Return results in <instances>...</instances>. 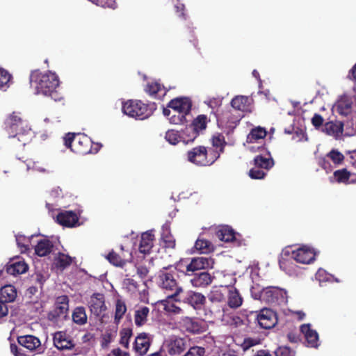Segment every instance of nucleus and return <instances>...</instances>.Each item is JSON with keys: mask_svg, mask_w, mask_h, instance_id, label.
<instances>
[{"mask_svg": "<svg viewBox=\"0 0 356 356\" xmlns=\"http://www.w3.org/2000/svg\"><path fill=\"white\" fill-rule=\"evenodd\" d=\"M164 346L170 356H181L188 348L186 339L172 336L164 343Z\"/></svg>", "mask_w": 356, "mask_h": 356, "instance_id": "9", "label": "nucleus"}, {"mask_svg": "<svg viewBox=\"0 0 356 356\" xmlns=\"http://www.w3.org/2000/svg\"><path fill=\"white\" fill-rule=\"evenodd\" d=\"M181 143L184 145H188L194 142V140L199 136V134L191 126H186L184 129L180 131Z\"/></svg>", "mask_w": 356, "mask_h": 356, "instance_id": "29", "label": "nucleus"}, {"mask_svg": "<svg viewBox=\"0 0 356 356\" xmlns=\"http://www.w3.org/2000/svg\"><path fill=\"white\" fill-rule=\"evenodd\" d=\"M107 356H130L129 353L122 350L120 348H113Z\"/></svg>", "mask_w": 356, "mask_h": 356, "instance_id": "60", "label": "nucleus"}, {"mask_svg": "<svg viewBox=\"0 0 356 356\" xmlns=\"http://www.w3.org/2000/svg\"><path fill=\"white\" fill-rule=\"evenodd\" d=\"M72 263V259L67 254L60 252L55 259V264L58 268L63 270L70 266Z\"/></svg>", "mask_w": 356, "mask_h": 356, "instance_id": "44", "label": "nucleus"}, {"mask_svg": "<svg viewBox=\"0 0 356 356\" xmlns=\"http://www.w3.org/2000/svg\"><path fill=\"white\" fill-rule=\"evenodd\" d=\"M187 161L197 166H210L219 158V154L204 145L196 146L186 152Z\"/></svg>", "mask_w": 356, "mask_h": 356, "instance_id": "4", "label": "nucleus"}, {"mask_svg": "<svg viewBox=\"0 0 356 356\" xmlns=\"http://www.w3.org/2000/svg\"><path fill=\"white\" fill-rule=\"evenodd\" d=\"M254 164L257 168L268 170L274 165V161L272 158H266L261 155H257L254 159Z\"/></svg>", "mask_w": 356, "mask_h": 356, "instance_id": "42", "label": "nucleus"}, {"mask_svg": "<svg viewBox=\"0 0 356 356\" xmlns=\"http://www.w3.org/2000/svg\"><path fill=\"white\" fill-rule=\"evenodd\" d=\"M165 138L170 144L176 145L181 142L180 131L168 130L165 133Z\"/></svg>", "mask_w": 356, "mask_h": 356, "instance_id": "46", "label": "nucleus"}, {"mask_svg": "<svg viewBox=\"0 0 356 356\" xmlns=\"http://www.w3.org/2000/svg\"><path fill=\"white\" fill-rule=\"evenodd\" d=\"M243 303V298L238 291L234 288L229 290L227 305L230 308H238Z\"/></svg>", "mask_w": 356, "mask_h": 356, "instance_id": "32", "label": "nucleus"}, {"mask_svg": "<svg viewBox=\"0 0 356 356\" xmlns=\"http://www.w3.org/2000/svg\"><path fill=\"white\" fill-rule=\"evenodd\" d=\"M54 344L60 350H70L74 348L73 342L66 337V334L63 332H57L54 335Z\"/></svg>", "mask_w": 356, "mask_h": 356, "instance_id": "23", "label": "nucleus"}, {"mask_svg": "<svg viewBox=\"0 0 356 356\" xmlns=\"http://www.w3.org/2000/svg\"><path fill=\"white\" fill-rule=\"evenodd\" d=\"M209 120L206 115H199L190 124L200 135V132L205 130Z\"/></svg>", "mask_w": 356, "mask_h": 356, "instance_id": "41", "label": "nucleus"}, {"mask_svg": "<svg viewBox=\"0 0 356 356\" xmlns=\"http://www.w3.org/2000/svg\"><path fill=\"white\" fill-rule=\"evenodd\" d=\"M133 332L132 329L127 327L123 328L120 332V344L126 349L129 347V339L132 337Z\"/></svg>", "mask_w": 356, "mask_h": 356, "instance_id": "45", "label": "nucleus"}, {"mask_svg": "<svg viewBox=\"0 0 356 356\" xmlns=\"http://www.w3.org/2000/svg\"><path fill=\"white\" fill-rule=\"evenodd\" d=\"M149 313V307L146 306H142L138 307L135 311L134 321L135 324L138 327L143 326L147 321V316Z\"/></svg>", "mask_w": 356, "mask_h": 356, "instance_id": "31", "label": "nucleus"}, {"mask_svg": "<svg viewBox=\"0 0 356 356\" xmlns=\"http://www.w3.org/2000/svg\"><path fill=\"white\" fill-rule=\"evenodd\" d=\"M10 350L15 356H26V354L22 353V349L19 348L15 344L10 345Z\"/></svg>", "mask_w": 356, "mask_h": 356, "instance_id": "63", "label": "nucleus"}, {"mask_svg": "<svg viewBox=\"0 0 356 356\" xmlns=\"http://www.w3.org/2000/svg\"><path fill=\"white\" fill-rule=\"evenodd\" d=\"M90 313L96 318L102 319L105 316L107 307L105 303V296L103 293H93L88 301Z\"/></svg>", "mask_w": 356, "mask_h": 356, "instance_id": "11", "label": "nucleus"}, {"mask_svg": "<svg viewBox=\"0 0 356 356\" xmlns=\"http://www.w3.org/2000/svg\"><path fill=\"white\" fill-rule=\"evenodd\" d=\"M300 332L304 334L307 346L317 348L318 346V334L311 328L310 324H303L300 326Z\"/></svg>", "mask_w": 356, "mask_h": 356, "instance_id": "22", "label": "nucleus"}, {"mask_svg": "<svg viewBox=\"0 0 356 356\" xmlns=\"http://www.w3.org/2000/svg\"><path fill=\"white\" fill-rule=\"evenodd\" d=\"M30 82L36 90L37 94L49 97L55 101L60 99L57 88L59 79L56 73L49 72L42 73L39 70L33 71L30 75Z\"/></svg>", "mask_w": 356, "mask_h": 356, "instance_id": "1", "label": "nucleus"}, {"mask_svg": "<svg viewBox=\"0 0 356 356\" xmlns=\"http://www.w3.org/2000/svg\"><path fill=\"white\" fill-rule=\"evenodd\" d=\"M195 248L201 253L206 254L213 250L212 243L200 236L195 243Z\"/></svg>", "mask_w": 356, "mask_h": 356, "instance_id": "40", "label": "nucleus"}, {"mask_svg": "<svg viewBox=\"0 0 356 356\" xmlns=\"http://www.w3.org/2000/svg\"><path fill=\"white\" fill-rule=\"evenodd\" d=\"M69 297L66 295L58 296L53 308L47 314V319L54 323H59L66 320L69 313Z\"/></svg>", "mask_w": 356, "mask_h": 356, "instance_id": "7", "label": "nucleus"}, {"mask_svg": "<svg viewBox=\"0 0 356 356\" xmlns=\"http://www.w3.org/2000/svg\"><path fill=\"white\" fill-rule=\"evenodd\" d=\"M28 270V265L24 261L9 262L6 266V271L12 275L24 273Z\"/></svg>", "mask_w": 356, "mask_h": 356, "instance_id": "28", "label": "nucleus"}, {"mask_svg": "<svg viewBox=\"0 0 356 356\" xmlns=\"http://www.w3.org/2000/svg\"><path fill=\"white\" fill-rule=\"evenodd\" d=\"M334 177L338 183L348 184L350 172L346 168L337 170L333 173Z\"/></svg>", "mask_w": 356, "mask_h": 356, "instance_id": "47", "label": "nucleus"}, {"mask_svg": "<svg viewBox=\"0 0 356 356\" xmlns=\"http://www.w3.org/2000/svg\"><path fill=\"white\" fill-rule=\"evenodd\" d=\"M191 284L195 288H207L213 282L215 277L208 271H201L191 273Z\"/></svg>", "mask_w": 356, "mask_h": 356, "instance_id": "14", "label": "nucleus"}, {"mask_svg": "<svg viewBox=\"0 0 356 356\" xmlns=\"http://www.w3.org/2000/svg\"><path fill=\"white\" fill-rule=\"evenodd\" d=\"M231 105L237 111H248L250 110V99L247 96L238 95L232 99Z\"/></svg>", "mask_w": 356, "mask_h": 356, "instance_id": "27", "label": "nucleus"}, {"mask_svg": "<svg viewBox=\"0 0 356 356\" xmlns=\"http://www.w3.org/2000/svg\"><path fill=\"white\" fill-rule=\"evenodd\" d=\"M154 240L155 237L152 230L143 233L138 246L139 252L144 254H149L154 246Z\"/></svg>", "mask_w": 356, "mask_h": 356, "instance_id": "21", "label": "nucleus"}, {"mask_svg": "<svg viewBox=\"0 0 356 356\" xmlns=\"http://www.w3.org/2000/svg\"><path fill=\"white\" fill-rule=\"evenodd\" d=\"M4 123L10 137H17L18 140L23 141V144L25 145L27 140L24 138L31 134V129L22 113L13 112L6 118Z\"/></svg>", "mask_w": 356, "mask_h": 356, "instance_id": "3", "label": "nucleus"}, {"mask_svg": "<svg viewBox=\"0 0 356 356\" xmlns=\"http://www.w3.org/2000/svg\"><path fill=\"white\" fill-rule=\"evenodd\" d=\"M348 78L356 81V63L350 70L348 73Z\"/></svg>", "mask_w": 356, "mask_h": 356, "instance_id": "64", "label": "nucleus"}, {"mask_svg": "<svg viewBox=\"0 0 356 356\" xmlns=\"http://www.w3.org/2000/svg\"><path fill=\"white\" fill-rule=\"evenodd\" d=\"M124 287L130 293H135L138 291L139 284L133 278H126L123 281Z\"/></svg>", "mask_w": 356, "mask_h": 356, "instance_id": "49", "label": "nucleus"}, {"mask_svg": "<svg viewBox=\"0 0 356 356\" xmlns=\"http://www.w3.org/2000/svg\"><path fill=\"white\" fill-rule=\"evenodd\" d=\"M150 339L148 337V334L146 333H140L139 334L135 339L133 348L135 353L139 355H145L149 347H150Z\"/></svg>", "mask_w": 356, "mask_h": 356, "instance_id": "18", "label": "nucleus"}, {"mask_svg": "<svg viewBox=\"0 0 356 356\" xmlns=\"http://www.w3.org/2000/svg\"><path fill=\"white\" fill-rule=\"evenodd\" d=\"M54 248L53 242L45 238L38 241L35 246V253L39 257H45L49 254Z\"/></svg>", "mask_w": 356, "mask_h": 356, "instance_id": "25", "label": "nucleus"}, {"mask_svg": "<svg viewBox=\"0 0 356 356\" xmlns=\"http://www.w3.org/2000/svg\"><path fill=\"white\" fill-rule=\"evenodd\" d=\"M17 342L29 350H35L41 346L40 339L33 335H24L17 337Z\"/></svg>", "mask_w": 356, "mask_h": 356, "instance_id": "24", "label": "nucleus"}, {"mask_svg": "<svg viewBox=\"0 0 356 356\" xmlns=\"http://www.w3.org/2000/svg\"><path fill=\"white\" fill-rule=\"evenodd\" d=\"M266 135L267 131L265 128L261 127L253 128L247 136L246 142L248 143L258 142L259 140L264 139Z\"/></svg>", "mask_w": 356, "mask_h": 356, "instance_id": "33", "label": "nucleus"}, {"mask_svg": "<svg viewBox=\"0 0 356 356\" xmlns=\"http://www.w3.org/2000/svg\"><path fill=\"white\" fill-rule=\"evenodd\" d=\"M112 341V334L111 333H106L103 335L102 340V348H106L108 347L110 343Z\"/></svg>", "mask_w": 356, "mask_h": 356, "instance_id": "59", "label": "nucleus"}, {"mask_svg": "<svg viewBox=\"0 0 356 356\" xmlns=\"http://www.w3.org/2000/svg\"><path fill=\"white\" fill-rule=\"evenodd\" d=\"M127 310V305L122 299H117L115 305L114 322L118 324Z\"/></svg>", "mask_w": 356, "mask_h": 356, "instance_id": "39", "label": "nucleus"}, {"mask_svg": "<svg viewBox=\"0 0 356 356\" xmlns=\"http://www.w3.org/2000/svg\"><path fill=\"white\" fill-rule=\"evenodd\" d=\"M186 330L193 334L202 333L205 330L204 323L193 318H187L185 321Z\"/></svg>", "mask_w": 356, "mask_h": 356, "instance_id": "34", "label": "nucleus"}, {"mask_svg": "<svg viewBox=\"0 0 356 356\" xmlns=\"http://www.w3.org/2000/svg\"><path fill=\"white\" fill-rule=\"evenodd\" d=\"M181 302L188 304L195 310L205 309L206 297L202 293L195 291H188Z\"/></svg>", "mask_w": 356, "mask_h": 356, "instance_id": "13", "label": "nucleus"}, {"mask_svg": "<svg viewBox=\"0 0 356 356\" xmlns=\"http://www.w3.org/2000/svg\"><path fill=\"white\" fill-rule=\"evenodd\" d=\"M72 321L74 323L83 325L87 323V315L83 307H76L72 312Z\"/></svg>", "mask_w": 356, "mask_h": 356, "instance_id": "37", "label": "nucleus"}, {"mask_svg": "<svg viewBox=\"0 0 356 356\" xmlns=\"http://www.w3.org/2000/svg\"><path fill=\"white\" fill-rule=\"evenodd\" d=\"M351 108V104L341 101L338 104V109L340 110V113H346Z\"/></svg>", "mask_w": 356, "mask_h": 356, "instance_id": "58", "label": "nucleus"}, {"mask_svg": "<svg viewBox=\"0 0 356 356\" xmlns=\"http://www.w3.org/2000/svg\"><path fill=\"white\" fill-rule=\"evenodd\" d=\"M161 241L163 243V247L165 248H175L176 245L175 239L171 234L170 229L167 228L163 229V232L161 234Z\"/></svg>", "mask_w": 356, "mask_h": 356, "instance_id": "43", "label": "nucleus"}, {"mask_svg": "<svg viewBox=\"0 0 356 356\" xmlns=\"http://www.w3.org/2000/svg\"><path fill=\"white\" fill-rule=\"evenodd\" d=\"M192 102L188 97H180L172 99L168 104V108L173 110V113L188 115L191 111Z\"/></svg>", "mask_w": 356, "mask_h": 356, "instance_id": "17", "label": "nucleus"}, {"mask_svg": "<svg viewBox=\"0 0 356 356\" xmlns=\"http://www.w3.org/2000/svg\"><path fill=\"white\" fill-rule=\"evenodd\" d=\"M212 149L219 154V156L224 152L227 144L225 136L222 134H217L211 138Z\"/></svg>", "mask_w": 356, "mask_h": 356, "instance_id": "36", "label": "nucleus"}, {"mask_svg": "<svg viewBox=\"0 0 356 356\" xmlns=\"http://www.w3.org/2000/svg\"><path fill=\"white\" fill-rule=\"evenodd\" d=\"M149 272V268L144 265H139L136 267V273L141 279L145 278Z\"/></svg>", "mask_w": 356, "mask_h": 356, "instance_id": "56", "label": "nucleus"}, {"mask_svg": "<svg viewBox=\"0 0 356 356\" xmlns=\"http://www.w3.org/2000/svg\"><path fill=\"white\" fill-rule=\"evenodd\" d=\"M312 123L314 127L319 128L323 125V118L320 114L315 113L312 118Z\"/></svg>", "mask_w": 356, "mask_h": 356, "instance_id": "57", "label": "nucleus"}, {"mask_svg": "<svg viewBox=\"0 0 356 356\" xmlns=\"http://www.w3.org/2000/svg\"><path fill=\"white\" fill-rule=\"evenodd\" d=\"M120 250L122 252L121 254L117 253L114 250H112L107 254L106 258L113 265L122 267L126 264V261L128 259H131V254L128 251L124 252L122 245L120 246Z\"/></svg>", "mask_w": 356, "mask_h": 356, "instance_id": "20", "label": "nucleus"}, {"mask_svg": "<svg viewBox=\"0 0 356 356\" xmlns=\"http://www.w3.org/2000/svg\"><path fill=\"white\" fill-rule=\"evenodd\" d=\"M257 321L263 329L273 328L277 323V314L272 309L264 308L258 314Z\"/></svg>", "mask_w": 356, "mask_h": 356, "instance_id": "15", "label": "nucleus"}, {"mask_svg": "<svg viewBox=\"0 0 356 356\" xmlns=\"http://www.w3.org/2000/svg\"><path fill=\"white\" fill-rule=\"evenodd\" d=\"M186 114L174 113V114L169 117V121L173 124H183L188 122L186 120Z\"/></svg>", "mask_w": 356, "mask_h": 356, "instance_id": "51", "label": "nucleus"}, {"mask_svg": "<svg viewBox=\"0 0 356 356\" xmlns=\"http://www.w3.org/2000/svg\"><path fill=\"white\" fill-rule=\"evenodd\" d=\"M205 348L201 346H194L190 347L181 356H204Z\"/></svg>", "mask_w": 356, "mask_h": 356, "instance_id": "50", "label": "nucleus"}, {"mask_svg": "<svg viewBox=\"0 0 356 356\" xmlns=\"http://www.w3.org/2000/svg\"><path fill=\"white\" fill-rule=\"evenodd\" d=\"M225 296L221 289L213 287L208 294V302H206L205 310L210 316L220 314L224 310Z\"/></svg>", "mask_w": 356, "mask_h": 356, "instance_id": "8", "label": "nucleus"}, {"mask_svg": "<svg viewBox=\"0 0 356 356\" xmlns=\"http://www.w3.org/2000/svg\"><path fill=\"white\" fill-rule=\"evenodd\" d=\"M177 274L169 266L163 267L158 275L159 286L167 294V298L175 302H181L180 295L183 293L182 286L177 280Z\"/></svg>", "mask_w": 356, "mask_h": 356, "instance_id": "2", "label": "nucleus"}, {"mask_svg": "<svg viewBox=\"0 0 356 356\" xmlns=\"http://www.w3.org/2000/svg\"><path fill=\"white\" fill-rule=\"evenodd\" d=\"M165 309L169 312H172L174 314H180L182 309L178 307L175 305L174 304L165 305Z\"/></svg>", "mask_w": 356, "mask_h": 356, "instance_id": "62", "label": "nucleus"}, {"mask_svg": "<svg viewBox=\"0 0 356 356\" xmlns=\"http://www.w3.org/2000/svg\"><path fill=\"white\" fill-rule=\"evenodd\" d=\"M286 292L278 287L268 286L263 289V301L268 304L280 305L286 301Z\"/></svg>", "mask_w": 356, "mask_h": 356, "instance_id": "12", "label": "nucleus"}, {"mask_svg": "<svg viewBox=\"0 0 356 356\" xmlns=\"http://www.w3.org/2000/svg\"><path fill=\"white\" fill-rule=\"evenodd\" d=\"M145 90L151 96H164L167 90L163 86H161L158 82H151L146 85Z\"/></svg>", "mask_w": 356, "mask_h": 356, "instance_id": "35", "label": "nucleus"}, {"mask_svg": "<svg viewBox=\"0 0 356 356\" xmlns=\"http://www.w3.org/2000/svg\"><path fill=\"white\" fill-rule=\"evenodd\" d=\"M275 356H295V352L288 346H279L274 351Z\"/></svg>", "mask_w": 356, "mask_h": 356, "instance_id": "52", "label": "nucleus"}, {"mask_svg": "<svg viewBox=\"0 0 356 356\" xmlns=\"http://www.w3.org/2000/svg\"><path fill=\"white\" fill-rule=\"evenodd\" d=\"M323 131L327 134L337 136L343 132L341 123L327 122L323 126Z\"/></svg>", "mask_w": 356, "mask_h": 356, "instance_id": "38", "label": "nucleus"}, {"mask_svg": "<svg viewBox=\"0 0 356 356\" xmlns=\"http://www.w3.org/2000/svg\"><path fill=\"white\" fill-rule=\"evenodd\" d=\"M214 263V260L211 257H193L186 266L185 275L190 276L191 273L201 272V270L211 269L213 268Z\"/></svg>", "mask_w": 356, "mask_h": 356, "instance_id": "10", "label": "nucleus"}, {"mask_svg": "<svg viewBox=\"0 0 356 356\" xmlns=\"http://www.w3.org/2000/svg\"><path fill=\"white\" fill-rule=\"evenodd\" d=\"M156 109L154 102L144 103L141 100L129 99L122 104V112L136 120H145L150 117Z\"/></svg>", "mask_w": 356, "mask_h": 356, "instance_id": "5", "label": "nucleus"}, {"mask_svg": "<svg viewBox=\"0 0 356 356\" xmlns=\"http://www.w3.org/2000/svg\"><path fill=\"white\" fill-rule=\"evenodd\" d=\"M218 238L225 242L234 241L236 239V232L229 226H223L216 232Z\"/></svg>", "mask_w": 356, "mask_h": 356, "instance_id": "30", "label": "nucleus"}, {"mask_svg": "<svg viewBox=\"0 0 356 356\" xmlns=\"http://www.w3.org/2000/svg\"><path fill=\"white\" fill-rule=\"evenodd\" d=\"M316 253L312 248L304 245L292 251L291 257L297 262L308 264L315 260Z\"/></svg>", "mask_w": 356, "mask_h": 356, "instance_id": "16", "label": "nucleus"}, {"mask_svg": "<svg viewBox=\"0 0 356 356\" xmlns=\"http://www.w3.org/2000/svg\"><path fill=\"white\" fill-rule=\"evenodd\" d=\"M17 297V290L13 285H6L0 289V302L6 305L15 301Z\"/></svg>", "mask_w": 356, "mask_h": 356, "instance_id": "26", "label": "nucleus"}, {"mask_svg": "<svg viewBox=\"0 0 356 356\" xmlns=\"http://www.w3.org/2000/svg\"><path fill=\"white\" fill-rule=\"evenodd\" d=\"M58 224L67 227H75L79 222V218L75 212L72 211H65L60 212L56 217Z\"/></svg>", "mask_w": 356, "mask_h": 356, "instance_id": "19", "label": "nucleus"}, {"mask_svg": "<svg viewBox=\"0 0 356 356\" xmlns=\"http://www.w3.org/2000/svg\"><path fill=\"white\" fill-rule=\"evenodd\" d=\"M335 165H339L342 163L344 160V156L337 149H333L326 155Z\"/></svg>", "mask_w": 356, "mask_h": 356, "instance_id": "48", "label": "nucleus"}, {"mask_svg": "<svg viewBox=\"0 0 356 356\" xmlns=\"http://www.w3.org/2000/svg\"><path fill=\"white\" fill-rule=\"evenodd\" d=\"M259 343V339L256 338L247 337L243 339L241 344V347L243 351H246L251 347L254 346Z\"/></svg>", "mask_w": 356, "mask_h": 356, "instance_id": "53", "label": "nucleus"}, {"mask_svg": "<svg viewBox=\"0 0 356 356\" xmlns=\"http://www.w3.org/2000/svg\"><path fill=\"white\" fill-rule=\"evenodd\" d=\"M11 79V75L4 69L0 68V88L7 85Z\"/></svg>", "mask_w": 356, "mask_h": 356, "instance_id": "55", "label": "nucleus"}, {"mask_svg": "<svg viewBox=\"0 0 356 356\" xmlns=\"http://www.w3.org/2000/svg\"><path fill=\"white\" fill-rule=\"evenodd\" d=\"M287 339L291 343H298L300 341V334L295 332H290L287 334Z\"/></svg>", "mask_w": 356, "mask_h": 356, "instance_id": "61", "label": "nucleus"}, {"mask_svg": "<svg viewBox=\"0 0 356 356\" xmlns=\"http://www.w3.org/2000/svg\"><path fill=\"white\" fill-rule=\"evenodd\" d=\"M266 175V172H265L263 169L257 168L256 166L250 169L249 171V176L254 179H263Z\"/></svg>", "mask_w": 356, "mask_h": 356, "instance_id": "54", "label": "nucleus"}, {"mask_svg": "<svg viewBox=\"0 0 356 356\" xmlns=\"http://www.w3.org/2000/svg\"><path fill=\"white\" fill-rule=\"evenodd\" d=\"M63 140L65 146L76 154L86 155L92 150V141L86 134L69 132L65 135Z\"/></svg>", "mask_w": 356, "mask_h": 356, "instance_id": "6", "label": "nucleus"}]
</instances>
